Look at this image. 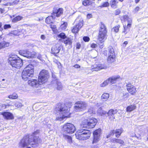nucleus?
Wrapping results in <instances>:
<instances>
[{
  "mask_svg": "<svg viewBox=\"0 0 148 148\" xmlns=\"http://www.w3.org/2000/svg\"><path fill=\"white\" fill-rule=\"evenodd\" d=\"M40 131L37 130L33 133L32 135L24 137L19 143V147L25 148L28 147L29 145H32L33 147H37L40 142V140L36 135Z\"/></svg>",
  "mask_w": 148,
  "mask_h": 148,
  "instance_id": "nucleus-1",
  "label": "nucleus"
},
{
  "mask_svg": "<svg viewBox=\"0 0 148 148\" xmlns=\"http://www.w3.org/2000/svg\"><path fill=\"white\" fill-rule=\"evenodd\" d=\"M70 107L65 105H60V107H56L55 111L57 112L56 120L61 121L65 118L70 117Z\"/></svg>",
  "mask_w": 148,
  "mask_h": 148,
  "instance_id": "nucleus-2",
  "label": "nucleus"
},
{
  "mask_svg": "<svg viewBox=\"0 0 148 148\" xmlns=\"http://www.w3.org/2000/svg\"><path fill=\"white\" fill-rule=\"evenodd\" d=\"M17 57L11 56L8 59V63L12 67L17 69H19L23 65V61Z\"/></svg>",
  "mask_w": 148,
  "mask_h": 148,
  "instance_id": "nucleus-3",
  "label": "nucleus"
},
{
  "mask_svg": "<svg viewBox=\"0 0 148 148\" xmlns=\"http://www.w3.org/2000/svg\"><path fill=\"white\" fill-rule=\"evenodd\" d=\"M49 74L48 71L45 70H43L40 72L38 80L39 84H43L45 83L49 77Z\"/></svg>",
  "mask_w": 148,
  "mask_h": 148,
  "instance_id": "nucleus-4",
  "label": "nucleus"
},
{
  "mask_svg": "<svg viewBox=\"0 0 148 148\" xmlns=\"http://www.w3.org/2000/svg\"><path fill=\"white\" fill-rule=\"evenodd\" d=\"M75 130V128L73 125L70 123H67L63 125L62 131L66 133L72 134Z\"/></svg>",
  "mask_w": 148,
  "mask_h": 148,
  "instance_id": "nucleus-5",
  "label": "nucleus"
},
{
  "mask_svg": "<svg viewBox=\"0 0 148 148\" xmlns=\"http://www.w3.org/2000/svg\"><path fill=\"white\" fill-rule=\"evenodd\" d=\"M87 106V104L85 102L79 101L75 104V109L76 111H80L85 110Z\"/></svg>",
  "mask_w": 148,
  "mask_h": 148,
  "instance_id": "nucleus-6",
  "label": "nucleus"
},
{
  "mask_svg": "<svg viewBox=\"0 0 148 148\" xmlns=\"http://www.w3.org/2000/svg\"><path fill=\"white\" fill-rule=\"evenodd\" d=\"M18 53L21 55L28 58H33L36 54L35 52L33 51L31 52L27 50H21L19 51Z\"/></svg>",
  "mask_w": 148,
  "mask_h": 148,
  "instance_id": "nucleus-7",
  "label": "nucleus"
},
{
  "mask_svg": "<svg viewBox=\"0 0 148 148\" xmlns=\"http://www.w3.org/2000/svg\"><path fill=\"white\" fill-rule=\"evenodd\" d=\"M21 75L23 79L26 80L29 77H33L34 73L24 69L22 72Z\"/></svg>",
  "mask_w": 148,
  "mask_h": 148,
  "instance_id": "nucleus-8",
  "label": "nucleus"
},
{
  "mask_svg": "<svg viewBox=\"0 0 148 148\" xmlns=\"http://www.w3.org/2000/svg\"><path fill=\"white\" fill-rule=\"evenodd\" d=\"M126 86L127 90L131 95H134L137 92L136 88L132 84L127 83Z\"/></svg>",
  "mask_w": 148,
  "mask_h": 148,
  "instance_id": "nucleus-9",
  "label": "nucleus"
},
{
  "mask_svg": "<svg viewBox=\"0 0 148 148\" xmlns=\"http://www.w3.org/2000/svg\"><path fill=\"white\" fill-rule=\"evenodd\" d=\"M101 132V130L100 129H98L94 132V140L93 143H96L99 140Z\"/></svg>",
  "mask_w": 148,
  "mask_h": 148,
  "instance_id": "nucleus-10",
  "label": "nucleus"
},
{
  "mask_svg": "<svg viewBox=\"0 0 148 148\" xmlns=\"http://www.w3.org/2000/svg\"><path fill=\"white\" fill-rule=\"evenodd\" d=\"M78 133H82V135H84L83 136L84 137V140L88 139L91 133L89 131L82 129L78 130Z\"/></svg>",
  "mask_w": 148,
  "mask_h": 148,
  "instance_id": "nucleus-11",
  "label": "nucleus"
},
{
  "mask_svg": "<svg viewBox=\"0 0 148 148\" xmlns=\"http://www.w3.org/2000/svg\"><path fill=\"white\" fill-rule=\"evenodd\" d=\"M60 49L61 47L59 44L54 45L51 48L52 53L54 54H56L59 52Z\"/></svg>",
  "mask_w": 148,
  "mask_h": 148,
  "instance_id": "nucleus-12",
  "label": "nucleus"
},
{
  "mask_svg": "<svg viewBox=\"0 0 148 148\" xmlns=\"http://www.w3.org/2000/svg\"><path fill=\"white\" fill-rule=\"evenodd\" d=\"M92 68L93 71H98L102 69H106L107 68V66L105 64L95 65Z\"/></svg>",
  "mask_w": 148,
  "mask_h": 148,
  "instance_id": "nucleus-13",
  "label": "nucleus"
},
{
  "mask_svg": "<svg viewBox=\"0 0 148 148\" xmlns=\"http://www.w3.org/2000/svg\"><path fill=\"white\" fill-rule=\"evenodd\" d=\"M28 84L34 87H38L40 85H41L42 84H39V81H38L36 79H32L29 80L28 82Z\"/></svg>",
  "mask_w": 148,
  "mask_h": 148,
  "instance_id": "nucleus-14",
  "label": "nucleus"
},
{
  "mask_svg": "<svg viewBox=\"0 0 148 148\" xmlns=\"http://www.w3.org/2000/svg\"><path fill=\"white\" fill-rule=\"evenodd\" d=\"M88 121V128H93L95 127L97 122V119L95 118H92Z\"/></svg>",
  "mask_w": 148,
  "mask_h": 148,
  "instance_id": "nucleus-15",
  "label": "nucleus"
},
{
  "mask_svg": "<svg viewBox=\"0 0 148 148\" xmlns=\"http://www.w3.org/2000/svg\"><path fill=\"white\" fill-rule=\"evenodd\" d=\"M76 25L81 29L83 25V20L80 17L77 18L74 21Z\"/></svg>",
  "mask_w": 148,
  "mask_h": 148,
  "instance_id": "nucleus-16",
  "label": "nucleus"
},
{
  "mask_svg": "<svg viewBox=\"0 0 148 148\" xmlns=\"http://www.w3.org/2000/svg\"><path fill=\"white\" fill-rule=\"evenodd\" d=\"M116 113L117 111L116 110H110L107 113L109 119L111 121L115 119L114 115Z\"/></svg>",
  "mask_w": 148,
  "mask_h": 148,
  "instance_id": "nucleus-17",
  "label": "nucleus"
},
{
  "mask_svg": "<svg viewBox=\"0 0 148 148\" xmlns=\"http://www.w3.org/2000/svg\"><path fill=\"white\" fill-rule=\"evenodd\" d=\"M107 34L99 32L98 40L99 42L102 43L106 39Z\"/></svg>",
  "mask_w": 148,
  "mask_h": 148,
  "instance_id": "nucleus-18",
  "label": "nucleus"
},
{
  "mask_svg": "<svg viewBox=\"0 0 148 148\" xmlns=\"http://www.w3.org/2000/svg\"><path fill=\"white\" fill-rule=\"evenodd\" d=\"M120 78L119 75H114L109 78L108 79L110 83L113 84L116 83L117 80Z\"/></svg>",
  "mask_w": 148,
  "mask_h": 148,
  "instance_id": "nucleus-19",
  "label": "nucleus"
},
{
  "mask_svg": "<svg viewBox=\"0 0 148 148\" xmlns=\"http://www.w3.org/2000/svg\"><path fill=\"white\" fill-rule=\"evenodd\" d=\"M2 115L7 119H12L14 118L13 114L8 112H4L2 113Z\"/></svg>",
  "mask_w": 148,
  "mask_h": 148,
  "instance_id": "nucleus-20",
  "label": "nucleus"
},
{
  "mask_svg": "<svg viewBox=\"0 0 148 148\" xmlns=\"http://www.w3.org/2000/svg\"><path fill=\"white\" fill-rule=\"evenodd\" d=\"M63 10L62 8H59L58 10L56 9H54L53 10V12L54 15H56L57 17L59 16L60 15L63 13Z\"/></svg>",
  "mask_w": 148,
  "mask_h": 148,
  "instance_id": "nucleus-21",
  "label": "nucleus"
},
{
  "mask_svg": "<svg viewBox=\"0 0 148 148\" xmlns=\"http://www.w3.org/2000/svg\"><path fill=\"white\" fill-rule=\"evenodd\" d=\"M88 119L83 121L80 124V129L81 128H88Z\"/></svg>",
  "mask_w": 148,
  "mask_h": 148,
  "instance_id": "nucleus-22",
  "label": "nucleus"
},
{
  "mask_svg": "<svg viewBox=\"0 0 148 148\" xmlns=\"http://www.w3.org/2000/svg\"><path fill=\"white\" fill-rule=\"evenodd\" d=\"M24 69L33 73L34 72V67L32 64H31L27 65Z\"/></svg>",
  "mask_w": 148,
  "mask_h": 148,
  "instance_id": "nucleus-23",
  "label": "nucleus"
},
{
  "mask_svg": "<svg viewBox=\"0 0 148 148\" xmlns=\"http://www.w3.org/2000/svg\"><path fill=\"white\" fill-rule=\"evenodd\" d=\"M131 26V25L130 24H127V25H124V30L123 32L125 34H127L129 32Z\"/></svg>",
  "mask_w": 148,
  "mask_h": 148,
  "instance_id": "nucleus-24",
  "label": "nucleus"
},
{
  "mask_svg": "<svg viewBox=\"0 0 148 148\" xmlns=\"http://www.w3.org/2000/svg\"><path fill=\"white\" fill-rule=\"evenodd\" d=\"M99 32L107 34V30L105 25L103 23H101Z\"/></svg>",
  "mask_w": 148,
  "mask_h": 148,
  "instance_id": "nucleus-25",
  "label": "nucleus"
},
{
  "mask_svg": "<svg viewBox=\"0 0 148 148\" xmlns=\"http://www.w3.org/2000/svg\"><path fill=\"white\" fill-rule=\"evenodd\" d=\"M9 44V42L5 41L0 42V49L8 47Z\"/></svg>",
  "mask_w": 148,
  "mask_h": 148,
  "instance_id": "nucleus-26",
  "label": "nucleus"
},
{
  "mask_svg": "<svg viewBox=\"0 0 148 148\" xmlns=\"http://www.w3.org/2000/svg\"><path fill=\"white\" fill-rule=\"evenodd\" d=\"M83 135H82V133H78V130L75 134L76 138L80 140H84V137L83 136Z\"/></svg>",
  "mask_w": 148,
  "mask_h": 148,
  "instance_id": "nucleus-27",
  "label": "nucleus"
},
{
  "mask_svg": "<svg viewBox=\"0 0 148 148\" xmlns=\"http://www.w3.org/2000/svg\"><path fill=\"white\" fill-rule=\"evenodd\" d=\"M114 132V134H115L116 137L118 138L120 136L121 134L123 132V130L122 129L116 130H113Z\"/></svg>",
  "mask_w": 148,
  "mask_h": 148,
  "instance_id": "nucleus-28",
  "label": "nucleus"
},
{
  "mask_svg": "<svg viewBox=\"0 0 148 148\" xmlns=\"http://www.w3.org/2000/svg\"><path fill=\"white\" fill-rule=\"evenodd\" d=\"M109 97V94L108 93H105L102 94L101 98L103 101H106Z\"/></svg>",
  "mask_w": 148,
  "mask_h": 148,
  "instance_id": "nucleus-29",
  "label": "nucleus"
},
{
  "mask_svg": "<svg viewBox=\"0 0 148 148\" xmlns=\"http://www.w3.org/2000/svg\"><path fill=\"white\" fill-rule=\"evenodd\" d=\"M123 19L125 22L127 21V24H130L131 25L132 21L127 16H123Z\"/></svg>",
  "mask_w": 148,
  "mask_h": 148,
  "instance_id": "nucleus-30",
  "label": "nucleus"
},
{
  "mask_svg": "<svg viewBox=\"0 0 148 148\" xmlns=\"http://www.w3.org/2000/svg\"><path fill=\"white\" fill-rule=\"evenodd\" d=\"M63 42L66 45L67 44L71 45L72 43V39L70 38H65L63 40Z\"/></svg>",
  "mask_w": 148,
  "mask_h": 148,
  "instance_id": "nucleus-31",
  "label": "nucleus"
},
{
  "mask_svg": "<svg viewBox=\"0 0 148 148\" xmlns=\"http://www.w3.org/2000/svg\"><path fill=\"white\" fill-rule=\"evenodd\" d=\"M111 142L114 143H119L121 144H123L124 141L120 139L113 138L111 139Z\"/></svg>",
  "mask_w": 148,
  "mask_h": 148,
  "instance_id": "nucleus-32",
  "label": "nucleus"
},
{
  "mask_svg": "<svg viewBox=\"0 0 148 148\" xmlns=\"http://www.w3.org/2000/svg\"><path fill=\"white\" fill-rule=\"evenodd\" d=\"M136 108V106L135 105H132L128 106L126 108V111L127 112H131L135 110Z\"/></svg>",
  "mask_w": 148,
  "mask_h": 148,
  "instance_id": "nucleus-33",
  "label": "nucleus"
},
{
  "mask_svg": "<svg viewBox=\"0 0 148 148\" xmlns=\"http://www.w3.org/2000/svg\"><path fill=\"white\" fill-rule=\"evenodd\" d=\"M108 56H115L114 49L111 47H109Z\"/></svg>",
  "mask_w": 148,
  "mask_h": 148,
  "instance_id": "nucleus-34",
  "label": "nucleus"
},
{
  "mask_svg": "<svg viewBox=\"0 0 148 148\" xmlns=\"http://www.w3.org/2000/svg\"><path fill=\"white\" fill-rule=\"evenodd\" d=\"M109 63H112L115 61V56H109L107 59Z\"/></svg>",
  "mask_w": 148,
  "mask_h": 148,
  "instance_id": "nucleus-35",
  "label": "nucleus"
},
{
  "mask_svg": "<svg viewBox=\"0 0 148 148\" xmlns=\"http://www.w3.org/2000/svg\"><path fill=\"white\" fill-rule=\"evenodd\" d=\"M53 17L52 16H49L46 19L45 22L47 24H50L53 21Z\"/></svg>",
  "mask_w": 148,
  "mask_h": 148,
  "instance_id": "nucleus-36",
  "label": "nucleus"
},
{
  "mask_svg": "<svg viewBox=\"0 0 148 148\" xmlns=\"http://www.w3.org/2000/svg\"><path fill=\"white\" fill-rule=\"evenodd\" d=\"M117 3V2L115 0H112L110 2V4L111 7L113 8H116V5Z\"/></svg>",
  "mask_w": 148,
  "mask_h": 148,
  "instance_id": "nucleus-37",
  "label": "nucleus"
},
{
  "mask_svg": "<svg viewBox=\"0 0 148 148\" xmlns=\"http://www.w3.org/2000/svg\"><path fill=\"white\" fill-rule=\"evenodd\" d=\"M97 112L98 114L101 115L105 114L106 113V111L103 110L101 108H100L98 109Z\"/></svg>",
  "mask_w": 148,
  "mask_h": 148,
  "instance_id": "nucleus-38",
  "label": "nucleus"
},
{
  "mask_svg": "<svg viewBox=\"0 0 148 148\" xmlns=\"http://www.w3.org/2000/svg\"><path fill=\"white\" fill-rule=\"evenodd\" d=\"M80 29V28L78 27L75 25L72 30V32L74 33H77L79 32V30Z\"/></svg>",
  "mask_w": 148,
  "mask_h": 148,
  "instance_id": "nucleus-39",
  "label": "nucleus"
},
{
  "mask_svg": "<svg viewBox=\"0 0 148 148\" xmlns=\"http://www.w3.org/2000/svg\"><path fill=\"white\" fill-rule=\"evenodd\" d=\"M23 17L19 16L16 17L12 20V21L14 22H16L19 21L23 19Z\"/></svg>",
  "mask_w": 148,
  "mask_h": 148,
  "instance_id": "nucleus-40",
  "label": "nucleus"
},
{
  "mask_svg": "<svg viewBox=\"0 0 148 148\" xmlns=\"http://www.w3.org/2000/svg\"><path fill=\"white\" fill-rule=\"evenodd\" d=\"M64 137L69 143H72V138L71 136L68 135H64Z\"/></svg>",
  "mask_w": 148,
  "mask_h": 148,
  "instance_id": "nucleus-41",
  "label": "nucleus"
},
{
  "mask_svg": "<svg viewBox=\"0 0 148 148\" xmlns=\"http://www.w3.org/2000/svg\"><path fill=\"white\" fill-rule=\"evenodd\" d=\"M18 97L16 93H13L12 95L9 96L8 98L11 99H16Z\"/></svg>",
  "mask_w": 148,
  "mask_h": 148,
  "instance_id": "nucleus-42",
  "label": "nucleus"
},
{
  "mask_svg": "<svg viewBox=\"0 0 148 148\" xmlns=\"http://www.w3.org/2000/svg\"><path fill=\"white\" fill-rule=\"evenodd\" d=\"M57 89L58 90H61L62 89V86L60 82H58L57 83Z\"/></svg>",
  "mask_w": 148,
  "mask_h": 148,
  "instance_id": "nucleus-43",
  "label": "nucleus"
},
{
  "mask_svg": "<svg viewBox=\"0 0 148 148\" xmlns=\"http://www.w3.org/2000/svg\"><path fill=\"white\" fill-rule=\"evenodd\" d=\"M110 83L108 79L104 81L102 84H101V87H104L108 85V84Z\"/></svg>",
  "mask_w": 148,
  "mask_h": 148,
  "instance_id": "nucleus-44",
  "label": "nucleus"
},
{
  "mask_svg": "<svg viewBox=\"0 0 148 148\" xmlns=\"http://www.w3.org/2000/svg\"><path fill=\"white\" fill-rule=\"evenodd\" d=\"M58 37L63 39V40L66 38V36L64 33H61L58 35Z\"/></svg>",
  "mask_w": 148,
  "mask_h": 148,
  "instance_id": "nucleus-45",
  "label": "nucleus"
},
{
  "mask_svg": "<svg viewBox=\"0 0 148 148\" xmlns=\"http://www.w3.org/2000/svg\"><path fill=\"white\" fill-rule=\"evenodd\" d=\"M67 25V23L66 22H64L60 26V28H61L62 30H65L66 28Z\"/></svg>",
  "mask_w": 148,
  "mask_h": 148,
  "instance_id": "nucleus-46",
  "label": "nucleus"
},
{
  "mask_svg": "<svg viewBox=\"0 0 148 148\" xmlns=\"http://www.w3.org/2000/svg\"><path fill=\"white\" fill-rule=\"evenodd\" d=\"M120 27V26L119 25H117L113 28L112 30L116 32H118Z\"/></svg>",
  "mask_w": 148,
  "mask_h": 148,
  "instance_id": "nucleus-47",
  "label": "nucleus"
},
{
  "mask_svg": "<svg viewBox=\"0 0 148 148\" xmlns=\"http://www.w3.org/2000/svg\"><path fill=\"white\" fill-rule=\"evenodd\" d=\"M90 1L88 0H84L83 1V4L84 6L88 5H89Z\"/></svg>",
  "mask_w": 148,
  "mask_h": 148,
  "instance_id": "nucleus-48",
  "label": "nucleus"
},
{
  "mask_svg": "<svg viewBox=\"0 0 148 148\" xmlns=\"http://www.w3.org/2000/svg\"><path fill=\"white\" fill-rule=\"evenodd\" d=\"M109 5V3L108 2H106L103 3L102 5L101 6V8L103 7H107Z\"/></svg>",
  "mask_w": 148,
  "mask_h": 148,
  "instance_id": "nucleus-49",
  "label": "nucleus"
},
{
  "mask_svg": "<svg viewBox=\"0 0 148 148\" xmlns=\"http://www.w3.org/2000/svg\"><path fill=\"white\" fill-rule=\"evenodd\" d=\"M121 12V10L119 9L116 10L114 12V14L115 15H119Z\"/></svg>",
  "mask_w": 148,
  "mask_h": 148,
  "instance_id": "nucleus-50",
  "label": "nucleus"
},
{
  "mask_svg": "<svg viewBox=\"0 0 148 148\" xmlns=\"http://www.w3.org/2000/svg\"><path fill=\"white\" fill-rule=\"evenodd\" d=\"M15 106L16 107L19 108L22 106V105L21 103L17 102L15 103Z\"/></svg>",
  "mask_w": 148,
  "mask_h": 148,
  "instance_id": "nucleus-51",
  "label": "nucleus"
},
{
  "mask_svg": "<svg viewBox=\"0 0 148 148\" xmlns=\"http://www.w3.org/2000/svg\"><path fill=\"white\" fill-rule=\"evenodd\" d=\"M114 131L112 130L110 133L107 135L106 137L107 138L110 137L111 136H113L114 135Z\"/></svg>",
  "mask_w": 148,
  "mask_h": 148,
  "instance_id": "nucleus-52",
  "label": "nucleus"
},
{
  "mask_svg": "<svg viewBox=\"0 0 148 148\" xmlns=\"http://www.w3.org/2000/svg\"><path fill=\"white\" fill-rule=\"evenodd\" d=\"M129 95L128 92L123 93V97L124 99L128 98Z\"/></svg>",
  "mask_w": 148,
  "mask_h": 148,
  "instance_id": "nucleus-53",
  "label": "nucleus"
},
{
  "mask_svg": "<svg viewBox=\"0 0 148 148\" xmlns=\"http://www.w3.org/2000/svg\"><path fill=\"white\" fill-rule=\"evenodd\" d=\"M83 39L84 41L86 42H87L89 41L90 38L88 37L84 36L83 37Z\"/></svg>",
  "mask_w": 148,
  "mask_h": 148,
  "instance_id": "nucleus-54",
  "label": "nucleus"
},
{
  "mask_svg": "<svg viewBox=\"0 0 148 148\" xmlns=\"http://www.w3.org/2000/svg\"><path fill=\"white\" fill-rule=\"evenodd\" d=\"M11 26L9 24H5L4 26V28L5 29H6L11 28Z\"/></svg>",
  "mask_w": 148,
  "mask_h": 148,
  "instance_id": "nucleus-55",
  "label": "nucleus"
},
{
  "mask_svg": "<svg viewBox=\"0 0 148 148\" xmlns=\"http://www.w3.org/2000/svg\"><path fill=\"white\" fill-rule=\"evenodd\" d=\"M88 113H90V114H94L95 113V111L93 110H92L91 109H90L89 110Z\"/></svg>",
  "mask_w": 148,
  "mask_h": 148,
  "instance_id": "nucleus-56",
  "label": "nucleus"
},
{
  "mask_svg": "<svg viewBox=\"0 0 148 148\" xmlns=\"http://www.w3.org/2000/svg\"><path fill=\"white\" fill-rule=\"evenodd\" d=\"M81 45L79 43H77L76 45V48L77 49H79L80 48Z\"/></svg>",
  "mask_w": 148,
  "mask_h": 148,
  "instance_id": "nucleus-57",
  "label": "nucleus"
},
{
  "mask_svg": "<svg viewBox=\"0 0 148 148\" xmlns=\"http://www.w3.org/2000/svg\"><path fill=\"white\" fill-rule=\"evenodd\" d=\"M50 27L52 29H55L56 28V26L53 25H50Z\"/></svg>",
  "mask_w": 148,
  "mask_h": 148,
  "instance_id": "nucleus-58",
  "label": "nucleus"
},
{
  "mask_svg": "<svg viewBox=\"0 0 148 148\" xmlns=\"http://www.w3.org/2000/svg\"><path fill=\"white\" fill-rule=\"evenodd\" d=\"M87 18L90 19L92 17V15L91 14H88L87 15Z\"/></svg>",
  "mask_w": 148,
  "mask_h": 148,
  "instance_id": "nucleus-59",
  "label": "nucleus"
},
{
  "mask_svg": "<svg viewBox=\"0 0 148 148\" xmlns=\"http://www.w3.org/2000/svg\"><path fill=\"white\" fill-rule=\"evenodd\" d=\"M97 46V45L95 44H92L91 45V47L92 48H95Z\"/></svg>",
  "mask_w": 148,
  "mask_h": 148,
  "instance_id": "nucleus-60",
  "label": "nucleus"
},
{
  "mask_svg": "<svg viewBox=\"0 0 148 148\" xmlns=\"http://www.w3.org/2000/svg\"><path fill=\"white\" fill-rule=\"evenodd\" d=\"M73 67H74L76 69H78L80 68V66L78 64H76L74 65Z\"/></svg>",
  "mask_w": 148,
  "mask_h": 148,
  "instance_id": "nucleus-61",
  "label": "nucleus"
},
{
  "mask_svg": "<svg viewBox=\"0 0 148 148\" xmlns=\"http://www.w3.org/2000/svg\"><path fill=\"white\" fill-rule=\"evenodd\" d=\"M139 8L138 7H136L135 9H134V12H137L139 10Z\"/></svg>",
  "mask_w": 148,
  "mask_h": 148,
  "instance_id": "nucleus-62",
  "label": "nucleus"
},
{
  "mask_svg": "<svg viewBox=\"0 0 148 148\" xmlns=\"http://www.w3.org/2000/svg\"><path fill=\"white\" fill-rule=\"evenodd\" d=\"M41 38L42 40H44L46 38L45 36L43 35H42L41 36Z\"/></svg>",
  "mask_w": 148,
  "mask_h": 148,
  "instance_id": "nucleus-63",
  "label": "nucleus"
},
{
  "mask_svg": "<svg viewBox=\"0 0 148 148\" xmlns=\"http://www.w3.org/2000/svg\"><path fill=\"white\" fill-rule=\"evenodd\" d=\"M19 2V1L18 0H16L14 1L13 2L12 4H17Z\"/></svg>",
  "mask_w": 148,
  "mask_h": 148,
  "instance_id": "nucleus-64",
  "label": "nucleus"
}]
</instances>
